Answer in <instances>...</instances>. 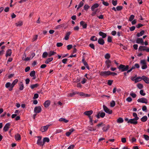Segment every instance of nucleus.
I'll list each match as a JSON object with an SVG mask.
<instances>
[{
  "label": "nucleus",
  "instance_id": "f257e3e1",
  "mask_svg": "<svg viewBox=\"0 0 149 149\" xmlns=\"http://www.w3.org/2000/svg\"><path fill=\"white\" fill-rule=\"evenodd\" d=\"M118 68L121 72H124L127 71L128 70L129 68V66L128 65H124L120 64L118 67Z\"/></svg>",
  "mask_w": 149,
  "mask_h": 149
},
{
  "label": "nucleus",
  "instance_id": "f03ea898",
  "mask_svg": "<svg viewBox=\"0 0 149 149\" xmlns=\"http://www.w3.org/2000/svg\"><path fill=\"white\" fill-rule=\"evenodd\" d=\"M100 75L101 76L107 77L109 75V71H104L99 72Z\"/></svg>",
  "mask_w": 149,
  "mask_h": 149
},
{
  "label": "nucleus",
  "instance_id": "7ed1b4c3",
  "mask_svg": "<svg viewBox=\"0 0 149 149\" xmlns=\"http://www.w3.org/2000/svg\"><path fill=\"white\" fill-rule=\"evenodd\" d=\"M103 107L104 111L107 113L109 114H111L112 113V111L111 110L108 109L105 105H103Z\"/></svg>",
  "mask_w": 149,
  "mask_h": 149
},
{
  "label": "nucleus",
  "instance_id": "20e7f679",
  "mask_svg": "<svg viewBox=\"0 0 149 149\" xmlns=\"http://www.w3.org/2000/svg\"><path fill=\"white\" fill-rule=\"evenodd\" d=\"M137 101L138 102L145 103L146 104H147L148 102V100L145 98H139L137 100Z\"/></svg>",
  "mask_w": 149,
  "mask_h": 149
},
{
  "label": "nucleus",
  "instance_id": "39448f33",
  "mask_svg": "<svg viewBox=\"0 0 149 149\" xmlns=\"http://www.w3.org/2000/svg\"><path fill=\"white\" fill-rule=\"evenodd\" d=\"M37 137L38 138V139L37 141V143L40 146L43 145L44 143L43 142H42V141H41L42 137L40 136H38Z\"/></svg>",
  "mask_w": 149,
  "mask_h": 149
},
{
  "label": "nucleus",
  "instance_id": "423d86ee",
  "mask_svg": "<svg viewBox=\"0 0 149 149\" xmlns=\"http://www.w3.org/2000/svg\"><path fill=\"white\" fill-rule=\"evenodd\" d=\"M42 111V109L40 106H37L34 109V112L36 113H40Z\"/></svg>",
  "mask_w": 149,
  "mask_h": 149
},
{
  "label": "nucleus",
  "instance_id": "0eeeda50",
  "mask_svg": "<svg viewBox=\"0 0 149 149\" xmlns=\"http://www.w3.org/2000/svg\"><path fill=\"white\" fill-rule=\"evenodd\" d=\"M5 87L7 88H8V90L10 91H11L13 89V88L12 87V84L10 82L6 83L5 84Z\"/></svg>",
  "mask_w": 149,
  "mask_h": 149
},
{
  "label": "nucleus",
  "instance_id": "6e6552de",
  "mask_svg": "<svg viewBox=\"0 0 149 149\" xmlns=\"http://www.w3.org/2000/svg\"><path fill=\"white\" fill-rule=\"evenodd\" d=\"M137 120H138L134 118L133 119H130L129 120L128 123H130L132 124L136 125L137 124Z\"/></svg>",
  "mask_w": 149,
  "mask_h": 149
},
{
  "label": "nucleus",
  "instance_id": "1a4fd4ad",
  "mask_svg": "<svg viewBox=\"0 0 149 149\" xmlns=\"http://www.w3.org/2000/svg\"><path fill=\"white\" fill-rule=\"evenodd\" d=\"M10 123H6L4 126L3 130L5 132H6L8 131L10 126Z\"/></svg>",
  "mask_w": 149,
  "mask_h": 149
},
{
  "label": "nucleus",
  "instance_id": "9d476101",
  "mask_svg": "<svg viewBox=\"0 0 149 149\" xmlns=\"http://www.w3.org/2000/svg\"><path fill=\"white\" fill-rule=\"evenodd\" d=\"M93 113V111L92 110L87 111H85L84 114L85 115L87 116H88L89 117V116H91V115Z\"/></svg>",
  "mask_w": 149,
  "mask_h": 149
},
{
  "label": "nucleus",
  "instance_id": "9b49d317",
  "mask_svg": "<svg viewBox=\"0 0 149 149\" xmlns=\"http://www.w3.org/2000/svg\"><path fill=\"white\" fill-rule=\"evenodd\" d=\"M49 125H47L45 126L42 127L40 129V131L42 132H44L46 131L49 127Z\"/></svg>",
  "mask_w": 149,
  "mask_h": 149
},
{
  "label": "nucleus",
  "instance_id": "f8f14e48",
  "mask_svg": "<svg viewBox=\"0 0 149 149\" xmlns=\"http://www.w3.org/2000/svg\"><path fill=\"white\" fill-rule=\"evenodd\" d=\"M99 4L97 3H95L93 4L91 7V8L92 11H94L95 9L97 8L99 6Z\"/></svg>",
  "mask_w": 149,
  "mask_h": 149
},
{
  "label": "nucleus",
  "instance_id": "ddd939ff",
  "mask_svg": "<svg viewBox=\"0 0 149 149\" xmlns=\"http://www.w3.org/2000/svg\"><path fill=\"white\" fill-rule=\"evenodd\" d=\"M80 26H82L83 29H86L87 26V24L84 21H82L80 22Z\"/></svg>",
  "mask_w": 149,
  "mask_h": 149
},
{
  "label": "nucleus",
  "instance_id": "4468645a",
  "mask_svg": "<svg viewBox=\"0 0 149 149\" xmlns=\"http://www.w3.org/2000/svg\"><path fill=\"white\" fill-rule=\"evenodd\" d=\"M105 63L107 68L108 69L111 66V62L109 60H106L105 62Z\"/></svg>",
  "mask_w": 149,
  "mask_h": 149
},
{
  "label": "nucleus",
  "instance_id": "2eb2a0df",
  "mask_svg": "<svg viewBox=\"0 0 149 149\" xmlns=\"http://www.w3.org/2000/svg\"><path fill=\"white\" fill-rule=\"evenodd\" d=\"M142 80L147 84H149V79L148 78L145 76H142Z\"/></svg>",
  "mask_w": 149,
  "mask_h": 149
},
{
  "label": "nucleus",
  "instance_id": "dca6fc26",
  "mask_svg": "<svg viewBox=\"0 0 149 149\" xmlns=\"http://www.w3.org/2000/svg\"><path fill=\"white\" fill-rule=\"evenodd\" d=\"M75 130L73 128H72L71 129L69 130V131L67 132L65 134L67 136H69L72 132L74 131Z\"/></svg>",
  "mask_w": 149,
  "mask_h": 149
},
{
  "label": "nucleus",
  "instance_id": "f3484780",
  "mask_svg": "<svg viewBox=\"0 0 149 149\" xmlns=\"http://www.w3.org/2000/svg\"><path fill=\"white\" fill-rule=\"evenodd\" d=\"M98 43L100 45H103L105 43L104 39L102 38H99L98 40Z\"/></svg>",
  "mask_w": 149,
  "mask_h": 149
},
{
  "label": "nucleus",
  "instance_id": "a211bd4d",
  "mask_svg": "<svg viewBox=\"0 0 149 149\" xmlns=\"http://www.w3.org/2000/svg\"><path fill=\"white\" fill-rule=\"evenodd\" d=\"M21 139V135L19 134L15 135V139L17 141L20 140Z\"/></svg>",
  "mask_w": 149,
  "mask_h": 149
},
{
  "label": "nucleus",
  "instance_id": "6ab92c4d",
  "mask_svg": "<svg viewBox=\"0 0 149 149\" xmlns=\"http://www.w3.org/2000/svg\"><path fill=\"white\" fill-rule=\"evenodd\" d=\"M50 103V102L49 100H47L44 103V106L46 108H47L49 106Z\"/></svg>",
  "mask_w": 149,
  "mask_h": 149
},
{
  "label": "nucleus",
  "instance_id": "aec40b11",
  "mask_svg": "<svg viewBox=\"0 0 149 149\" xmlns=\"http://www.w3.org/2000/svg\"><path fill=\"white\" fill-rule=\"evenodd\" d=\"M12 50L10 49H8L6 52V56L7 57L8 56H10L12 54Z\"/></svg>",
  "mask_w": 149,
  "mask_h": 149
},
{
  "label": "nucleus",
  "instance_id": "412c9836",
  "mask_svg": "<svg viewBox=\"0 0 149 149\" xmlns=\"http://www.w3.org/2000/svg\"><path fill=\"white\" fill-rule=\"evenodd\" d=\"M99 34L100 36L102 37V38H105L107 36V35L106 33L102 31H100Z\"/></svg>",
  "mask_w": 149,
  "mask_h": 149
},
{
  "label": "nucleus",
  "instance_id": "4be33fe9",
  "mask_svg": "<svg viewBox=\"0 0 149 149\" xmlns=\"http://www.w3.org/2000/svg\"><path fill=\"white\" fill-rule=\"evenodd\" d=\"M19 89L20 90H22L24 88V84L22 82H20L19 83Z\"/></svg>",
  "mask_w": 149,
  "mask_h": 149
},
{
  "label": "nucleus",
  "instance_id": "5701e85b",
  "mask_svg": "<svg viewBox=\"0 0 149 149\" xmlns=\"http://www.w3.org/2000/svg\"><path fill=\"white\" fill-rule=\"evenodd\" d=\"M70 34V32H67L66 33V34L64 38V39L66 40H67L69 39Z\"/></svg>",
  "mask_w": 149,
  "mask_h": 149
},
{
  "label": "nucleus",
  "instance_id": "b1692460",
  "mask_svg": "<svg viewBox=\"0 0 149 149\" xmlns=\"http://www.w3.org/2000/svg\"><path fill=\"white\" fill-rule=\"evenodd\" d=\"M110 127V126L109 125H108L107 126H105L104 127L102 128V130L104 132H106L109 129Z\"/></svg>",
  "mask_w": 149,
  "mask_h": 149
},
{
  "label": "nucleus",
  "instance_id": "393cba45",
  "mask_svg": "<svg viewBox=\"0 0 149 149\" xmlns=\"http://www.w3.org/2000/svg\"><path fill=\"white\" fill-rule=\"evenodd\" d=\"M136 42L138 44L143 43V40L142 38H138L136 39Z\"/></svg>",
  "mask_w": 149,
  "mask_h": 149
},
{
  "label": "nucleus",
  "instance_id": "a878e982",
  "mask_svg": "<svg viewBox=\"0 0 149 149\" xmlns=\"http://www.w3.org/2000/svg\"><path fill=\"white\" fill-rule=\"evenodd\" d=\"M56 52H54V51H50L49 52H48V54L49 57H51L52 55H54L56 54Z\"/></svg>",
  "mask_w": 149,
  "mask_h": 149
},
{
  "label": "nucleus",
  "instance_id": "bb28decb",
  "mask_svg": "<svg viewBox=\"0 0 149 149\" xmlns=\"http://www.w3.org/2000/svg\"><path fill=\"white\" fill-rule=\"evenodd\" d=\"M147 48L146 46H140L139 48V50L140 51H145L146 49Z\"/></svg>",
  "mask_w": 149,
  "mask_h": 149
},
{
  "label": "nucleus",
  "instance_id": "cd10ccee",
  "mask_svg": "<svg viewBox=\"0 0 149 149\" xmlns=\"http://www.w3.org/2000/svg\"><path fill=\"white\" fill-rule=\"evenodd\" d=\"M148 120V117L146 116H143L142 118H141V120L142 122H145L146 121Z\"/></svg>",
  "mask_w": 149,
  "mask_h": 149
},
{
  "label": "nucleus",
  "instance_id": "c85d7f7f",
  "mask_svg": "<svg viewBox=\"0 0 149 149\" xmlns=\"http://www.w3.org/2000/svg\"><path fill=\"white\" fill-rule=\"evenodd\" d=\"M145 31L144 30H142L140 32V33H137L136 34V35L137 37H139L142 36L144 34Z\"/></svg>",
  "mask_w": 149,
  "mask_h": 149
},
{
  "label": "nucleus",
  "instance_id": "c756f323",
  "mask_svg": "<svg viewBox=\"0 0 149 149\" xmlns=\"http://www.w3.org/2000/svg\"><path fill=\"white\" fill-rule=\"evenodd\" d=\"M23 25V22L19 21L15 23V25L17 26H20Z\"/></svg>",
  "mask_w": 149,
  "mask_h": 149
},
{
  "label": "nucleus",
  "instance_id": "7c9ffc66",
  "mask_svg": "<svg viewBox=\"0 0 149 149\" xmlns=\"http://www.w3.org/2000/svg\"><path fill=\"white\" fill-rule=\"evenodd\" d=\"M53 58H48L45 61V63L46 64H48L50 62L52 61L53 60Z\"/></svg>",
  "mask_w": 149,
  "mask_h": 149
},
{
  "label": "nucleus",
  "instance_id": "2f4dec72",
  "mask_svg": "<svg viewBox=\"0 0 149 149\" xmlns=\"http://www.w3.org/2000/svg\"><path fill=\"white\" fill-rule=\"evenodd\" d=\"M59 121L60 122H64L65 123H67L68 122V120L66 119L65 118H61L59 119Z\"/></svg>",
  "mask_w": 149,
  "mask_h": 149
},
{
  "label": "nucleus",
  "instance_id": "473e14b6",
  "mask_svg": "<svg viewBox=\"0 0 149 149\" xmlns=\"http://www.w3.org/2000/svg\"><path fill=\"white\" fill-rule=\"evenodd\" d=\"M39 86V84H34L31 85L30 87L31 89H33L35 88H36Z\"/></svg>",
  "mask_w": 149,
  "mask_h": 149
},
{
  "label": "nucleus",
  "instance_id": "72a5a7b5",
  "mask_svg": "<svg viewBox=\"0 0 149 149\" xmlns=\"http://www.w3.org/2000/svg\"><path fill=\"white\" fill-rule=\"evenodd\" d=\"M142 77H137L135 79V83H136L137 82H138L141 81V80H142Z\"/></svg>",
  "mask_w": 149,
  "mask_h": 149
},
{
  "label": "nucleus",
  "instance_id": "f704fd0d",
  "mask_svg": "<svg viewBox=\"0 0 149 149\" xmlns=\"http://www.w3.org/2000/svg\"><path fill=\"white\" fill-rule=\"evenodd\" d=\"M77 92H75L72 93H71L68 94L67 97H72L74 95L77 94Z\"/></svg>",
  "mask_w": 149,
  "mask_h": 149
},
{
  "label": "nucleus",
  "instance_id": "c9c22d12",
  "mask_svg": "<svg viewBox=\"0 0 149 149\" xmlns=\"http://www.w3.org/2000/svg\"><path fill=\"white\" fill-rule=\"evenodd\" d=\"M90 40L92 41H96L97 40V38L95 36H93L91 37Z\"/></svg>",
  "mask_w": 149,
  "mask_h": 149
},
{
  "label": "nucleus",
  "instance_id": "e433bc0d",
  "mask_svg": "<svg viewBox=\"0 0 149 149\" xmlns=\"http://www.w3.org/2000/svg\"><path fill=\"white\" fill-rule=\"evenodd\" d=\"M18 80L17 79H15L12 82V87L13 88L15 85L17 83Z\"/></svg>",
  "mask_w": 149,
  "mask_h": 149
},
{
  "label": "nucleus",
  "instance_id": "4c0bfd02",
  "mask_svg": "<svg viewBox=\"0 0 149 149\" xmlns=\"http://www.w3.org/2000/svg\"><path fill=\"white\" fill-rule=\"evenodd\" d=\"M133 116L134 117V119L137 120H138L139 119V117L137 115L136 113L134 112L133 113Z\"/></svg>",
  "mask_w": 149,
  "mask_h": 149
},
{
  "label": "nucleus",
  "instance_id": "58836bf2",
  "mask_svg": "<svg viewBox=\"0 0 149 149\" xmlns=\"http://www.w3.org/2000/svg\"><path fill=\"white\" fill-rule=\"evenodd\" d=\"M123 120L122 118H119L117 120V122L118 123H122L123 122Z\"/></svg>",
  "mask_w": 149,
  "mask_h": 149
},
{
  "label": "nucleus",
  "instance_id": "ea45409f",
  "mask_svg": "<svg viewBox=\"0 0 149 149\" xmlns=\"http://www.w3.org/2000/svg\"><path fill=\"white\" fill-rule=\"evenodd\" d=\"M49 139L48 138L45 137L43 139V142L45 144V142H49Z\"/></svg>",
  "mask_w": 149,
  "mask_h": 149
},
{
  "label": "nucleus",
  "instance_id": "a19ab883",
  "mask_svg": "<svg viewBox=\"0 0 149 149\" xmlns=\"http://www.w3.org/2000/svg\"><path fill=\"white\" fill-rule=\"evenodd\" d=\"M47 56H48V53H47V52H44L42 55V57L43 58H46Z\"/></svg>",
  "mask_w": 149,
  "mask_h": 149
},
{
  "label": "nucleus",
  "instance_id": "79ce46f5",
  "mask_svg": "<svg viewBox=\"0 0 149 149\" xmlns=\"http://www.w3.org/2000/svg\"><path fill=\"white\" fill-rule=\"evenodd\" d=\"M83 5H84V3L82 1H81L80 2L79 4L78 7H77V10H78L79 9V8L83 6Z\"/></svg>",
  "mask_w": 149,
  "mask_h": 149
},
{
  "label": "nucleus",
  "instance_id": "37998d69",
  "mask_svg": "<svg viewBox=\"0 0 149 149\" xmlns=\"http://www.w3.org/2000/svg\"><path fill=\"white\" fill-rule=\"evenodd\" d=\"M88 130L91 131H95L96 130L95 128H94L93 127H88Z\"/></svg>",
  "mask_w": 149,
  "mask_h": 149
},
{
  "label": "nucleus",
  "instance_id": "c03bdc74",
  "mask_svg": "<svg viewBox=\"0 0 149 149\" xmlns=\"http://www.w3.org/2000/svg\"><path fill=\"white\" fill-rule=\"evenodd\" d=\"M110 107H113L115 105V102L114 100H112L110 102Z\"/></svg>",
  "mask_w": 149,
  "mask_h": 149
},
{
  "label": "nucleus",
  "instance_id": "a18cd8bd",
  "mask_svg": "<svg viewBox=\"0 0 149 149\" xmlns=\"http://www.w3.org/2000/svg\"><path fill=\"white\" fill-rule=\"evenodd\" d=\"M90 8V6L88 4H85L84 6V9L85 10L87 11Z\"/></svg>",
  "mask_w": 149,
  "mask_h": 149
},
{
  "label": "nucleus",
  "instance_id": "49530a36",
  "mask_svg": "<svg viewBox=\"0 0 149 149\" xmlns=\"http://www.w3.org/2000/svg\"><path fill=\"white\" fill-rule=\"evenodd\" d=\"M110 55L109 53L106 54L104 56L105 58L107 59H109L110 58Z\"/></svg>",
  "mask_w": 149,
  "mask_h": 149
},
{
  "label": "nucleus",
  "instance_id": "de8ad7c7",
  "mask_svg": "<svg viewBox=\"0 0 149 149\" xmlns=\"http://www.w3.org/2000/svg\"><path fill=\"white\" fill-rule=\"evenodd\" d=\"M140 63L142 65H145L146 64V61L145 60H141L140 61Z\"/></svg>",
  "mask_w": 149,
  "mask_h": 149
},
{
  "label": "nucleus",
  "instance_id": "09e8293b",
  "mask_svg": "<svg viewBox=\"0 0 149 149\" xmlns=\"http://www.w3.org/2000/svg\"><path fill=\"white\" fill-rule=\"evenodd\" d=\"M137 87L139 89H141L143 88V86L141 84H139L137 85Z\"/></svg>",
  "mask_w": 149,
  "mask_h": 149
},
{
  "label": "nucleus",
  "instance_id": "8fccbe9b",
  "mask_svg": "<svg viewBox=\"0 0 149 149\" xmlns=\"http://www.w3.org/2000/svg\"><path fill=\"white\" fill-rule=\"evenodd\" d=\"M35 74V72L34 70H33L31 72L30 74V75L31 77H34Z\"/></svg>",
  "mask_w": 149,
  "mask_h": 149
},
{
  "label": "nucleus",
  "instance_id": "3c124183",
  "mask_svg": "<svg viewBox=\"0 0 149 149\" xmlns=\"http://www.w3.org/2000/svg\"><path fill=\"white\" fill-rule=\"evenodd\" d=\"M98 9H96L95 11H94L92 12L91 15L92 16H95L97 14V11Z\"/></svg>",
  "mask_w": 149,
  "mask_h": 149
},
{
  "label": "nucleus",
  "instance_id": "603ef678",
  "mask_svg": "<svg viewBox=\"0 0 149 149\" xmlns=\"http://www.w3.org/2000/svg\"><path fill=\"white\" fill-rule=\"evenodd\" d=\"M123 6H118L116 8L117 10L118 11H120L122 10L123 9Z\"/></svg>",
  "mask_w": 149,
  "mask_h": 149
},
{
  "label": "nucleus",
  "instance_id": "864d4df0",
  "mask_svg": "<svg viewBox=\"0 0 149 149\" xmlns=\"http://www.w3.org/2000/svg\"><path fill=\"white\" fill-rule=\"evenodd\" d=\"M84 65L86 66V68L88 69H89V66L87 63V62L86 61L85 62H84L83 63Z\"/></svg>",
  "mask_w": 149,
  "mask_h": 149
},
{
  "label": "nucleus",
  "instance_id": "5fc2aeb1",
  "mask_svg": "<svg viewBox=\"0 0 149 149\" xmlns=\"http://www.w3.org/2000/svg\"><path fill=\"white\" fill-rule=\"evenodd\" d=\"M100 117L102 118H104L105 115V113L104 112H102L101 113H100Z\"/></svg>",
  "mask_w": 149,
  "mask_h": 149
},
{
  "label": "nucleus",
  "instance_id": "6e6d98bb",
  "mask_svg": "<svg viewBox=\"0 0 149 149\" xmlns=\"http://www.w3.org/2000/svg\"><path fill=\"white\" fill-rule=\"evenodd\" d=\"M134 16L133 15H131L129 19V21H132L134 19Z\"/></svg>",
  "mask_w": 149,
  "mask_h": 149
},
{
  "label": "nucleus",
  "instance_id": "4d7b16f0",
  "mask_svg": "<svg viewBox=\"0 0 149 149\" xmlns=\"http://www.w3.org/2000/svg\"><path fill=\"white\" fill-rule=\"evenodd\" d=\"M130 95H131L133 98H135L136 96V94L133 93H130Z\"/></svg>",
  "mask_w": 149,
  "mask_h": 149
},
{
  "label": "nucleus",
  "instance_id": "13d9d810",
  "mask_svg": "<svg viewBox=\"0 0 149 149\" xmlns=\"http://www.w3.org/2000/svg\"><path fill=\"white\" fill-rule=\"evenodd\" d=\"M143 137L145 140L146 141H148L149 140V136L147 135L144 134L143 135Z\"/></svg>",
  "mask_w": 149,
  "mask_h": 149
},
{
  "label": "nucleus",
  "instance_id": "bf43d9fd",
  "mask_svg": "<svg viewBox=\"0 0 149 149\" xmlns=\"http://www.w3.org/2000/svg\"><path fill=\"white\" fill-rule=\"evenodd\" d=\"M140 93L141 95L142 96H144L146 95V93H144V91L143 90H141L140 91Z\"/></svg>",
  "mask_w": 149,
  "mask_h": 149
},
{
  "label": "nucleus",
  "instance_id": "052dcab7",
  "mask_svg": "<svg viewBox=\"0 0 149 149\" xmlns=\"http://www.w3.org/2000/svg\"><path fill=\"white\" fill-rule=\"evenodd\" d=\"M107 41L109 42H112V38L110 36H108L107 38Z\"/></svg>",
  "mask_w": 149,
  "mask_h": 149
},
{
  "label": "nucleus",
  "instance_id": "680f3d73",
  "mask_svg": "<svg viewBox=\"0 0 149 149\" xmlns=\"http://www.w3.org/2000/svg\"><path fill=\"white\" fill-rule=\"evenodd\" d=\"M89 46L94 50L95 49L94 45L92 43H91L89 45Z\"/></svg>",
  "mask_w": 149,
  "mask_h": 149
},
{
  "label": "nucleus",
  "instance_id": "e2e57ef3",
  "mask_svg": "<svg viewBox=\"0 0 149 149\" xmlns=\"http://www.w3.org/2000/svg\"><path fill=\"white\" fill-rule=\"evenodd\" d=\"M112 3L114 6H116L117 4V1L116 0L114 1V0H112Z\"/></svg>",
  "mask_w": 149,
  "mask_h": 149
},
{
  "label": "nucleus",
  "instance_id": "0e129e2a",
  "mask_svg": "<svg viewBox=\"0 0 149 149\" xmlns=\"http://www.w3.org/2000/svg\"><path fill=\"white\" fill-rule=\"evenodd\" d=\"M127 101L128 102H130L132 100V99L130 97H128L126 99Z\"/></svg>",
  "mask_w": 149,
  "mask_h": 149
},
{
  "label": "nucleus",
  "instance_id": "69168bd1",
  "mask_svg": "<svg viewBox=\"0 0 149 149\" xmlns=\"http://www.w3.org/2000/svg\"><path fill=\"white\" fill-rule=\"evenodd\" d=\"M39 95L38 94L36 93L34 95V96L33 97V99H35L38 98V97Z\"/></svg>",
  "mask_w": 149,
  "mask_h": 149
},
{
  "label": "nucleus",
  "instance_id": "338daca9",
  "mask_svg": "<svg viewBox=\"0 0 149 149\" xmlns=\"http://www.w3.org/2000/svg\"><path fill=\"white\" fill-rule=\"evenodd\" d=\"M113 82V80H109L107 82V84L108 85H109V86H111V85Z\"/></svg>",
  "mask_w": 149,
  "mask_h": 149
},
{
  "label": "nucleus",
  "instance_id": "774afa93",
  "mask_svg": "<svg viewBox=\"0 0 149 149\" xmlns=\"http://www.w3.org/2000/svg\"><path fill=\"white\" fill-rule=\"evenodd\" d=\"M102 3L104 5L106 6H107L109 5V3L107 2L104 1H103Z\"/></svg>",
  "mask_w": 149,
  "mask_h": 149
}]
</instances>
